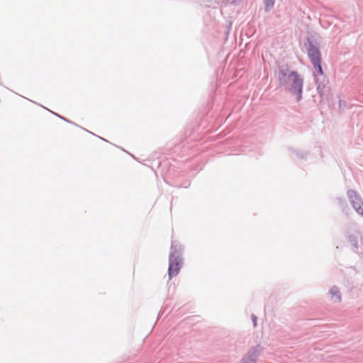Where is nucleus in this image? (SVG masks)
<instances>
[{
  "label": "nucleus",
  "instance_id": "1",
  "mask_svg": "<svg viewBox=\"0 0 363 363\" xmlns=\"http://www.w3.org/2000/svg\"><path fill=\"white\" fill-rule=\"evenodd\" d=\"M348 196L352 204L356 211L361 216H363V202L358 196L355 191L350 190L348 191Z\"/></svg>",
  "mask_w": 363,
  "mask_h": 363
},
{
  "label": "nucleus",
  "instance_id": "2",
  "mask_svg": "<svg viewBox=\"0 0 363 363\" xmlns=\"http://www.w3.org/2000/svg\"><path fill=\"white\" fill-rule=\"evenodd\" d=\"M292 83V87L296 92L301 95L302 92L303 80L296 72H292L289 76Z\"/></svg>",
  "mask_w": 363,
  "mask_h": 363
},
{
  "label": "nucleus",
  "instance_id": "3",
  "mask_svg": "<svg viewBox=\"0 0 363 363\" xmlns=\"http://www.w3.org/2000/svg\"><path fill=\"white\" fill-rule=\"evenodd\" d=\"M168 269L169 278L177 276L180 270V260L177 257H171Z\"/></svg>",
  "mask_w": 363,
  "mask_h": 363
},
{
  "label": "nucleus",
  "instance_id": "4",
  "mask_svg": "<svg viewBox=\"0 0 363 363\" xmlns=\"http://www.w3.org/2000/svg\"><path fill=\"white\" fill-rule=\"evenodd\" d=\"M307 52L311 62L321 61L320 52L317 47L310 43L307 49Z\"/></svg>",
  "mask_w": 363,
  "mask_h": 363
},
{
  "label": "nucleus",
  "instance_id": "5",
  "mask_svg": "<svg viewBox=\"0 0 363 363\" xmlns=\"http://www.w3.org/2000/svg\"><path fill=\"white\" fill-rule=\"evenodd\" d=\"M330 293L331 294V298L335 301L339 302L341 300V296L340 294V291L337 290V288L333 287L330 289Z\"/></svg>",
  "mask_w": 363,
  "mask_h": 363
},
{
  "label": "nucleus",
  "instance_id": "6",
  "mask_svg": "<svg viewBox=\"0 0 363 363\" xmlns=\"http://www.w3.org/2000/svg\"><path fill=\"white\" fill-rule=\"evenodd\" d=\"M320 62H321V61H318V62H313L312 64L313 65L315 69L317 70L318 74L320 75H323V71Z\"/></svg>",
  "mask_w": 363,
  "mask_h": 363
},
{
  "label": "nucleus",
  "instance_id": "7",
  "mask_svg": "<svg viewBox=\"0 0 363 363\" xmlns=\"http://www.w3.org/2000/svg\"><path fill=\"white\" fill-rule=\"evenodd\" d=\"M274 1L275 0H263L267 11L270 10L274 6Z\"/></svg>",
  "mask_w": 363,
  "mask_h": 363
},
{
  "label": "nucleus",
  "instance_id": "8",
  "mask_svg": "<svg viewBox=\"0 0 363 363\" xmlns=\"http://www.w3.org/2000/svg\"><path fill=\"white\" fill-rule=\"evenodd\" d=\"M252 319H253V321H254V325H256V320H257L256 317L253 316Z\"/></svg>",
  "mask_w": 363,
  "mask_h": 363
}]
</instances>
